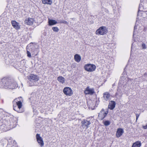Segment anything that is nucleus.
Masks as SVG:
<instances>
[{
    "label": "nucleus",
    "instance_id": "f257e3e1",
    "mask_svg": "<svg viewBox=\"0 0 147 147\" xmlns=\"http://www.w3.org/2000/svg\"><path fill=\"white\" fill-rule=\"evenodd\" d=\"M22 99L21 97H19L14 99L12 102L13 110L19 113L23 112L20 110L22 106Z\"/></svg>",
    "mask_w": 147,
    "mask_h": 147
},
{
    "label": "nucleus",
    "instance_id": "f03ea898",
    "mask_svg": "<svg viewBox=\"0 0 147 147\" xmlns=\"http://www.w3.org/2000/svg\"><path fill=\"white\" fill-rule=\"evenodd\" d=\"M27 78L29 80L28 83L30 86H33L34 82L38 81L39 80V78L37 75L32 74L28 76Z\"/></svg>",
    "mask_w": 147,
    "mask_h": 147
},
{
    "label": "nucleus",
    "instance_id": "7ed1b4c3",
    "mask_svg": "<svg viewBox=\"0 0 147 147\" xmlns=\"http://www.w3.org/2000/svg\"><path fill=\"white\" fill-rule=\"evenodd\" d=\"M18 87V85L15 82H11L9 81L6 80L3 87L5 89H13Z\"/></svg>",
    "mask_w": 147,
    "mask_h": 147
},
{
    "label": "nucleus",
    "instance_id": "20e7f679",
    "mask_svg": "<svg viewBox=\"0 0 147 147\" xmlns=\"http://www.w3.org/2000/svg\"><path fill=\"white\" fill-rule=\"evenodd\" d=\"M108 32L107 28L105 26H102L100 27L96 31V34L97 35H104Z\"/></svg>",
    "mask_w": 147,
    "mask_h": 147
},
{
    "label": "nucleus",
    "instance_id": "39448f33",
    "mask_svg": "<svg viewBox=\"0 0 147 147\" xmlns=\"http://www.w3.org/2000/svg\"><path fill=\"white\" fill-rule=\"evenodd\" d=\"M84 68L86 70L91 72L95 71L96 66L94 65L89 64L86 65L84 66Z\"/></svg>",
    "mask_w": 147,
    "mask_h": 147
},
{
    "label": "nucleus",
    "instance_id": "423d86ee",
    "mask_svg": "<svg viewBox=\"0 0 147 147\" xmlns=\"http://www.w3.org/2000/svg\"><path fill=\"white\" fill-rule=\"evenodd\" d=\"M63 92L66 96H70L72 95L73 94L72 90L69 87H65L63 89Z\"/></svg>",
    "mask_w": 147,
    "mask_h": 147
},
{
    "label": "nucleus",
    "instance_id": "0eeeda50",
    "mask_svg": "<svg viewBox=\"0 0 147 147\" xmlns=\"http://www.w3.org/2000/svg\"><path fill=\"white\" fill-rule=\"evenodd\" d=\"M84 93L86 95H92L94 93V90L93 88H91L89 87H87L84 91Z\"/></svg>",
    "mask_w": 147,
    "mask_h": 147
},
{
    "label": "nucleus",
    "instance_id": "6e6552de",
    "mask_svg": "<svg viewBox=\"0 0 147 147\" xmlns=\"http://www.w3.org/2000/svg\"><path fill=\"white\" fill-rule=\"evenodd\" d=\"M108 113V111H106L105 112H104V109H102L101 110V111L100 113L98 115V117L100 120H102L105 117Z\"/></svg>",
    "mask_w": 147,
    "mask_h": 147
},
{
    "label": "nucleus",
    "instance_id": "1a4fd4ad",
    "mask_svg": "<svg viewBox=\"0 0 147 147\" xmlns=\"http://www.w3.org/2000/svg\"><path fill=\"white\" fill-rule=\"evenodd\" d=\"M37 142L41 147L43 146L44 143L42 138L40 136L39 134H37L36 136Z\"/></svg>",
    "mask_w": 147,
    "mask_h": 147
},
{
    "label": "nucleus",
    "instance_id": "9d476101",
    "mask_svg": "<svg viewBox=\"0 0 147 147\" xmlns=\"http://www.w3.org/2000/svg\"><path fill=\"white\" fill-rule=\"evenodd\" d=\"M12 26L16 30H18L20 28V25L19 23L15 20H12L11 21Z\"/></svg>",
    "mask_w": 147,
    "mask_h": 147
},
{
    "label": "nucleus",
    "instance_id": "9b49d317",
    "mask_svg": "<svg viewBox=\"0 0 147 147\" xmlns=\"http://www.w3.org/2000/svg\"><path fill=\"white\" fill-rule=\"evenodd\" d=\"M34 21V19L32 18H28L24 21L25 23L28 25H32Z\"/></svg>",
    "mask_w": 147,
    "mask_h": 147
},
{
    "label": "nucleus",
    "instance_id": "f8f14e48",
    "mask_svg": "<svg viewBox=\"0 0 147 147\" xmlns=\"http://www.w3.org/2000/svg\"><path fill=\"white\" fill-rule=\"evenodd\" d=\"M82 126L83 128H86L87 129L88 125L90 124V122L89 121H88L87 120L84 119L82 122Z\"/></svg>",
    "mask_w": 147,
    "mask_h": 147
},
{
    "label": "nucleus",
    "instance_id": "ddd939ff",
    "mask_svg": "<svg viewBox=\"0 0 147 147\" xmlns=\"http://www.w3.org/2000/svg\"><path fill=\"white\" fill-rule=\"evenodd\" d=\"M95 102L94 101H92L90 100H88L87 102L88 106L89 108L92 109H94L95 106Z\"/></svg>",
    "mask_w": 147,
    "mask_h": 147
},
{
    "label": "nucleus",
    "instance_id": "4468645a",
    "mask_svg": "<svg viewBox=\"0 0 147 147\" xmlns=\"http://www.w3.org/2000/svg\"><path fill=\"white\" fill-rule=\"evenodd\" d=\"M110 94L108 92H106L103 94V98L106 101L109 100L110 97Z\"/></svg>",
    "mask_w": 147,
    "mask_h": 147
},
{
    "label": "nucleus",
    "instance_id": "2eb2a0df",
    "mask_svg": "<svg viewBox=\"0 0 147 147\" xmlns=\"http://www.w3.org/2000/svg\"><path fill=\"white\" fill-rule=\"evenodd\" d=\"M123 132L124 131L122 129H118L117 131L116 136L117 138L119 137L122 135Z\"/></svg>",
    "mask_w": 147,
    "mask_h": 147
},
{
    "label": "nucleus",
    "instance_id": "dca6fc26",
    "mask_svg": "<svg viewBox=\"0 0 147 147\" xmlns=\"http://www.w3.org/2000/svg\"><path fill=\"white\" fill-rule=\"evenodd\" d=\"M115 102L114 101H111L109 103L108 108L111 110L113 109L115 107Z\"/></svg>",
    "mask_w": 147,
    "mask_h": 147
},
{
    "label": "nucleus",
    "instance_id": "f3484780",
    "mask_svg": "<svg viewBox=\"0 0 147 147\" xmlns=\"http://www.w3.org/2000/svg\"><path fill=\"white\" fill-rule=\"evenodd\" d=\"M31 49H32L31 53L32 55L34 56H36L38 53V49L34 47L31 48Z\"/></svg>",
    "mask_w": 147,
    "mask_h": 147
},
{
    "label": "nucleus",
    "instance_id": "a211bd4d",
    "mask_svg": "<svg viewBox=\"0 0 147 147\" xmlns=\"http://www.w3.org/2000/svg\"><path fill=\"white\" fill-rule=\"evenodd\" d=\"M48 25L49 26H52L55 24L57 23V22L54 20H50L49 19H48Z\"/></svg>",
    "mask_w": 147,
    "mask_h": 147
},
{
    "label": "nucleus",
    "instance_id": "6ab92c4d",
    "mask_svg": "<svg viewBox=\"0 0 147 147\" xmlns=\"http://www.w3.org/2000/svg\"><path fill=\"white\" fill-rule=\"evenodd\" d=\"M74 59L77 62H79L81 60V57L78 54H76L74 55Z\"/></svg>",
    "mask_w": 147,
    "mask_h": 147
},
{
    "label": "nucleus",
    "instance_id": "aec40b11",
    "mask_svg": "<svg viewBox=\"0 0 147 147\" xmlns=\"http://www.w3.org/2000/svg\"><path fill=\"white\" fill-rule=\"evenodd\" d=\"M57 80L59 82L62 84L64 83L65 80L64 78L61 76H59L57 78Z\"/></svg>",
    "mask_w": 147,
    "mask_h": 147
},
{
    "label": "nucleus",
    "instance_id": "412c9836",
    "mask_svg": "<svg viewBox=\"0 0 147 147\" xmlns=\"http://www.w3.org/2000/svg\"><path fill=\"white\" fill-rule=\"evenodd\" d=\"M141 145V142L140 141H137L133 144L132 147H140Z\"/></svg>",
    "mask_w": 147,
    "mask_h": 147
},
{
    "label": "nucleus",
    "instance_id": "4be33fe9",
    "mask_svg": "<svg viewBox=\"0 0 147 147\" xmlns=\"http://www.w3.org/2000/svg\"><path fill=\"white\" fill-rule=\"evenodd\" d=\"M53 30L55 32H58L59 30L58 28L56 27H54L52 28Z\"/></svg>",
    "mask_w": 147,
    "mask_h": 147
},
{
    "label": "nucleus",
    "instance_id": "5701e85b",
    "mask_svg": "<svg viewBox=\"0 0 147 147\" xmlns=\"http://www.w3.org/2000/svg\"><path fill=\"white\" fill-rule=\"evenodd\" d=\"M110 122L109 121H106L104 122V124L105 126H108L110 124Z\"/></svg>",
    "mask_w": 147,
    "mask_h": 147
},
{
    "label": "nucleus",
    "instance_id": "b1692460",
    "mask_svg": "<svg viewBox=\"0 0 147 147\" xmlns=\"http://www.w3.org/2000/svg\"><path fill=\"white\" fill-rule=\"evenodd\" d=\"M27 56L29 58L31 57V55L30 53L28 50H27Z\"/></svg>",
    "mask_w": 147,
    "mask_h": 147
},
{
    "label": "nucleus",
    "instance_id": "393cba45",
    "mask_svg": "<svg viewBox=\"0 0 147 147\" xmlns=\"http://www.w3.org/2000/svg\"><path fill=\"white\" fill-rule=\"evenodd\" d=\"M52 3V0H47V4L51 5Z\"/></svg>",
    "mask_w": 147,
    "mask_h": 147
},
{
    "label": "nucleus",
    "instance_id": "a878e982",
    "mask_svg": "<svg viewBox=\"0 0 147 147\" xmlns=\"http://www.w3.org/2000/svg\"><path fill=\"white\" fill-rule=\"evenodd\" d=\"M142 46L143 49H145L146 48V45L144 43H142Z\"/></svg>",
    "mask_w": 147,
    "mask_h": 147
},
{
    "label": "nucleus",
    "instance_id": "bb28decb",
    "mask_svg": "<svg viewBox=\"0 0 147 147\" xmlns=\"http://www.w3.org/2000/svg\"><path fill=\"white\" fill-rule=\"evenodd\" d=\"M60 23H63L64 24H67L68 22L65 21H61L59 22Z\"/></svg>",
    "mask_w": 147,
    "mask_h": 147
},
{
    "label": "nucleus",
    "instance_id": "cd10ccee",
    "mask_svg": "<svg viewBox=\"0 0 147 147\" xmlns=\"http://www.w3.org/2000/svg\"><path fill=\"white\" fill-rule=\"evenodd\" d=\"M136 121H137V119H138V118L140 115L139 114H136Z\"/></svg>",
    "mask_w": 147,
    "mask_h": 147
},
{
    "label": "nucleus",
    "instance_id": "c85d7f7f",
    "mask_svg": "<svg viewBox=\"0 0 147 147\" xmlns=\"http://www.w3.org/2000/svg\"><path fill=\"white\" fill-rule=\"evenodd\" d=\"M143 128L144 129H147V125L145 126H143Z\"/></svg>",
    "mask_w": 147,
    "mask_h": 147
},
{
    "label": "nucleus",
    "instance_id": "c756f323",
    "mask_svg": "<svg viewBox=\"0 0 147 147\" xmlns=\"http://www.w3.org/2000/svg\"><path fill=\"white\" fill-rule=\"evenodd\" d=\"M42 1L43 4H46V0H42Z\"/></svg>",
    "mask_w": 147,
    "mask_h": 147
},
{
    "label": "nucleus",
    "instance_id": "7c9ffc66",
    "mask_svg": "<svg viewBox=\"0 0 147 147\" xmlns=\"http://www.w3.org/2000/svg\"><path fill=\"white\" fill-rule=\"evenodd\" d=\"M140 5L139 7V10H138V15L139 13V11H140Z\"/></svg>",
    "mask_w": 147,
    "mask_h": 147
},
{
    "label": "nucleus",
    "instance_id": "2f4dec72",
    "mask_svg": "<svg viewBox=\"0 0 147 147\" xmlns=\"http://www.w3.org/2000/svg\"><path fill=\"white\" fill-rule=\"evenodd\" d=\"M134 30H135L136 29V26H135L134 27Z\"/></svg>",
    "mask_w": 147,
    "mask_h": 147
}]
</instances>
